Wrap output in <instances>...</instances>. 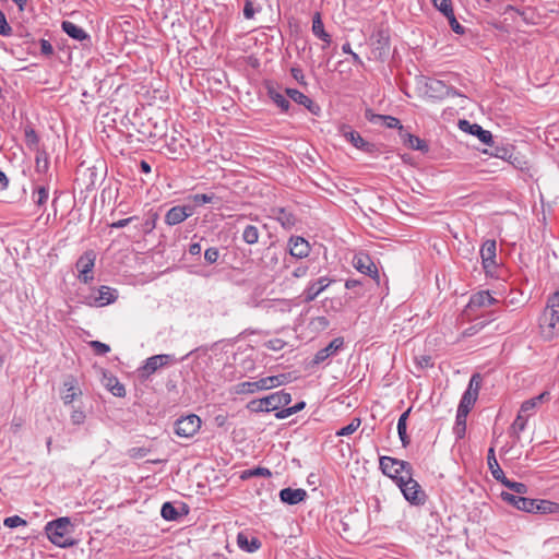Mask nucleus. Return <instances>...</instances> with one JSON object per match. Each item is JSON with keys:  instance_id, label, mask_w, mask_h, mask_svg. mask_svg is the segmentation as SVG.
<instances>
[{"instance_id": "f257e3e1", "label": "nucleus", "mask_w": 559, "mask_h": 559, "mask_svg": "<svg viewBox=\"0 0 559 559\" xmlns=\"http://www.w3.org/2000/svg\"><path fill=\"white\" fill-rule=\"evenodd\" d=\"M73 532V525L69 518H59L50 521L45 526V533L48 539L60 548H69L76 544L70 535Z\"/></svg>"}, {"instance_id": "f03ea898", "label": "nucleus", "mask_w": 559, "mask_h": 559, "mask_svg": "<svg viewBox=\"0 0 559 559\" xmlns=\"http://www.w3.org/2000/svg\"><path fill=\"white\" fill-rule=\"evenodd\" d=\"M290 401L292 395L288 392L281 390L265 397L250 401L247 405V408L253 413H269L273 411L278 412L281 411L280 408L282 406L288 405Z\"/></svg>"}, {"instance_id": "7ed1b4c3", "label": "nucleus", "mask_w": 559, "mask_h": 559, "mask_svg": "<svg viewBox=\"0 0 559 559\" xmlns=\"http://www.w3.org/2000/svg\"><path fill=\"white\" fill-rule=\"evenodd\" d=\"M380 469L384 475L399 484V478H405L407 474H413L414 469L411 463L391 456H381L379 460Z\"/></svg>"}, {"instance_id": "20e7f679", "label": "nucleus", "mask_w": 559, "mask_h": 559, "mask_svg": "<svg viewBox=\"0 0 559 559\" xmlns=\"http://www.w3.org/2000/svg\"><path fill=\"white\" fill-rule=\"evenodd\" d=\"M399 488L404 498L413 506H424L427 495L417 480L413 478V474H407L405 478H399Z\"/></svg>"}, {"instance_id": "39448f33", "label": "nucleus", "mask_w": 559, "mask_h": 559, "mask_svg": "<svg viewBox=\"0 0 559 559\" xmlns=\"http://www.w3.org/2000/svg\"><path fill=\"white\" fill-rule=\"evenodd\" d=\"M287 382L286 374L270 376L261 378L258 381H246L237 385V393L239 394H253L258 391L269 390L280 386Z\"/></svg>"}, {"instance_id": "423d86ee", "label": "nucleus", "mask_w": 559, "mask_h": 559, "mask_svg": "<svg viewBox=\"0 0 559 559\" xmlns=\"http://www.w3.org/2000/svg\"><path fill=\"white\" fill-rule=\"evenodd\" d=\"M201 428V419L195 414H190L183 416L176 420L175 423V433L178 437L182 438H191L193 437Z\"/></svg>"}, {"instance_id": "0eeeda50", "label": "nucleus", "mask_w": 559, "mask_h": 559, "mask_svg": "<svg viewBox=\"0 0 559 559\" xmlns=\"http://www.w3.org/2000/svg\"><path fill=\"white\" fill-rule=\"evenodd\" d=\"M96 253L93 250L85 251L76 261L75 266L79 271V280L87 284L93 280V269L95 265Z\"/></svg>"}, {"instance_id": "6e6552de", "label": "nucleus", "mask_w": 559, "mask_h": 559, "mask_svg": "<svg viewBox=\"0 0 559 559\" xmlns=\"http://www.w3.org/2000/svg\"><path fill=\"white\" fill-rule=\"evenodd\" d=\"M497 242L495 239L486 240L480 248L481 264L486 274L492 275L497 267Z\"/></svg>"}, {"instance_id": "1a4fd4ad", "label": "nucleus", "mask_w": 559, "mask_h": 559, "mask_svg": "<svg viewBox=\"0 0 559 559\" xmlns=\"http://www.w3.org/2000/svg\"><path fill=\"white\" fill-rule=\"evenodd\" d=\"M539 325L547 338H554L559 335V309L544 311L539 319Z\"/></svg>"}, {"instance_id": "9d476101", "label": "nucleus", "mask_w": 559, "mask_h": 559, "mask_svg": "<svg viewBox=\"0 0 559 559\" xmlns=\"http://www.w3.org/2000/svg\"><path fill=\"white\" fill-rule=\"evenodd\" d=\"M353 265L358 272L370 276L371 278L376 280L379 283L378 269L373 261L371 260V258L369 257V254L364 252L355 254L353 259Z\"/></svg>"}, {"instance_id": "9b49d317", "label": "nucleus", "mask_w": 559, "mask_h": 559, "mask_svg": "<svg viewBox=\"0 0 559 559\" xmlns=\"http://www.w3.org/2000/svg\"><path fill=\"white\" fill-rule=\"evenodd\" d=\"M426 93L437 99H444L448 97L461 96V94L453 87L448 86L440 80H430L426 84Z\"/></svg>"}, {"instance_id": "f8f14e48", "label": "nucleus", "mask_w": 559, "mask_h": 559, "mask_svg": "<svg viewBox=\"0 0 559 559\" xmlns=\"http://www.w3.org/2000/svg\"><path fill=\"white\" fill-rule=\"evenodd\" d=\"M173 361V356L168 354L154 355L145 360V364L141 367V376L148 378L159 368L167 366Z\"/></svg>"}, {"instance_id": "ddd939ff", "label": "nucleus", "mask_w": 559, "mask_h": 559, "mask_svg": "<svg viewBox=\"0 0 559 559\" xmlns=\"http://www.w3.org/2000/svg\"><path fill=\"white\" fill-rule=\"evenodd\" d=\"M333 280L322 276L316 281L309 282L305 288L302 296L305 302L313 301L325 288H328Z\"/></svg>"}, {"instance_id": "4468645a", "label": "nucleus", "mask_w": 559, "mask_h": 559, "mask_svg": "<svg viewBox=\"0 0 559 559\" xmlns=\"http://www.w3.org/2000/svg\"><path fill=\"white\" fill-rule=\"evenodd\" d=\"M344 340L342 337L333 338L324 348L318 350L312 359L313 365H319L325 361L328 358L336 355V353L343 347Z\"/></svg>"}, {"instance_id": "2eb2a0df", "label": "nucleus", "mask_w": 559, "mask_h": 559, "mask_svg": "<svg viewBox=\"0 0 559 559\" xmlns=\"http://www.w3.org/2000/svg\"><path fill=\"white\" fill-rule=\"evenodd\" d=\"M192 215V209L185 205H176L169 209L165 215V223L168 226H175L186 221Z\"/></svg>"}, {"instance_id": "dca6fc26", "label": "nucleus", "mask_w": 559, "mask_h": 559, "mask_svg": "<svg viewBox=\"0 0 559 559\" xmlns=\"http://www.w3.org/2000/svg\"><path fill=\"white\" fill-rule=\"evenodd\" d=\"M459 127L462 131L476 135L479 139V141L484 144L490 145L492 142L491 132L488 130H484L477 123H471L467 120H460Z\"/></svg>"}, {"instance_id": "f3484780", "label": "nucleus", "mask_w": 559, "mask_h": 559, "mask_svg": "<svg viewBox=\"0 0 559 559\" xmlns=\"http://www.w3.org/2000/svg\"><path fill=\"white\" fill-rule=\"evenodd\" d=\"M286 95L295 103L305 106L311 114L319 115L320 106L317 105L311 98L296 88H286Z\"/></svg>"}, {"instance_id": "a211bd4d", "label": "nucleus", "mask_w": 559, "mask_h": 559, "mask_svg": "<svg viewBox=\"0 0 559 559\" xmlns=\"http://www.w3.org/2000/svg\"><path fill=\"white\" fill-rule=\"evenodd\" d=\"M117 299V290L108 286H100L96 296L90 297V305L95 307H104Z\"/></svg>"}, {"instance_id": "6ab92c4d", "label": "nucleus", "mask_w": 559, "mask_h": 559, "mask_svg": "<svg viewBox=\"0 0 559 559\" xmlns=\"http://www.w3.org/2000/svg\"><path fill=\"white\" fill-rule=\"evenodd\" d=\"M288 247L289 253L298 259L306 258L310 253L309 242L300 236L290 237L288 240Z\"/></svg>"}, {"instance_id": "aec40b11", "label": "nucleus", "mask_w": 559, "mask_h": 559, "mask_svg": "<svg viewBox=\"0 0 559 559\" xmlns=\"http://www.w3.org/2000/svg\"><path fill=\"white\" fill-rule=\"evenodd\" d=\"M82 391L76 385V380L73 377H68L63 382V389L60 393L61 400L66 405L73 403L76 396L81 395Z\"/></svg>"}, {"instance_id": "412c9836", "label": "nucleus", "mask_w": 559, "mask_h": 559, "mask_svg": "<svg viewBox=\"0 0 559 559\" xmlns=\"http://www.w3.org/2000/svg\"><path fill=\"white\" fill-rule=\"evenodd\" d=\"M280 498L284 503L294 506L307 498V491L305 489L298 488H284L280 491Z\"/></svg>"}, {"instance_id": "4be33fe9", "label": "nucleus", "mask_w": 559, "mask_h": 559, "mask_svg": "<svg viewBox=\"0 0 559 559\" xmlns=\"http://www.w3.org/2000/svg\"><path fill=\"white\" fill-rule=\"evenodd\" d=\"M497 300L489 294V292L481 290V292L474 294L471 297L467 307L472 310L478 309V308H484V307H490Z\"/></svg>"}, {"instance_id": "5701e85b", "label": "nucleus", "mask_w": 559, "mask_h": 559, "mask_svg": "<svg viewBox=\"0 0 559 559\" xmlns=\"http://www.w3.org/2000/svg\"><path fill=\"white\" fill-rule=\"evenodd\" d=\"M312 33L316 37L321 39L326 46L332 41L331 35L325 32L324 24L320 12H316L312 16Z\"/></svg>"}, {"instance_id": "b1692460", "label": "nucleus", "mask_w": 559, "mask_h": 559, "mask_svg": "<svg viewBox=\"0 0 559 559\" xmlns=\"http://www.w3.org/2000/svg\"><path fill=\"white\" fill-rule=\"evenodd\" d=\"M548 397L549 393L545 391L535 397L524 401L521 405L520 413L530 417L545 400H548Z\"/></svg>"}, {"instance_id": "393cba45", "label": "nucleus", "mask_w": 559, "mask_h": 559, "mask_svg": "<svg viewBox=\"0 0 559 559\" xmlns=\"http://www.w3.org/2000/svg\"><path fill=\"white\" fill-rule=\"evenodd\" d=\"M273 215L285 229H292L297 221L296 216L284 207L274 209Z\"/></svg>"}, {"instance_id": "a878e982", "label": "nucleus", "mask_w": 559, "mask_h": 559, "mask_svg": "<svg viewBox=\"0 0 559 559\" xmlns=\"http://www.w3.org/2000/svg\"><path fill=\"white\" fill-rule=\"evenodd\" d=\"M534 511L537 514H559V503L545 499H534Z\"/></svg>"}, {"instance_id": "bb28decb", "label": "nucleus", "mask_w": 559, "mask_h": 559, "mask_svg": "<svg viewBox=\"0 0 559 559\" xmlns=\"http://www.w3.org/2000/svg\"><path fill=\"white\" fill-rule=\"evenodd\" d=\"M61 28L69 37L75 40L82 41L90 38L88 34L82 27L70 21H63Z\"/></svg>"}, {"instance_id": "cd10ccee", "label": "nucleus", "mask_w": 559, "mask_h": 559, "mask_svg": "<svg viewBox=\"0 0 559 559\" xmlns=\"http://www.w3.org/2000/svg\"><path fill=\"white\" fill-rule=\"evenodd\" d=\"M103 382L105 386L115 395L118 397H123L126 395V388L122 383L119 382V380L111 376L104 373Z\"/></svg>"}, {"instance_id": "c85d7f7f", "label": "nucleus", "mask_w": 559, "mask_h": 559, "mask_svg": "<svg viewBox=\"0 0 559 559\" xmlns=\"http://www.w3.org/2000/svg\"><path fill=\"white\" fill-rule=\"evenodd\" d=\"M412 412V407H409L407 411H405L399 418L397 421V433L400 437V440L402 442V445L406 448L411 443V439L407 435V418Z\"/></svg>"}, {"instance_id": "c756f323", "label": "nucleus", "mask_w": 559, "mask_h": 559, "mask_svg": "<svg viewBox=\"0 0 559 559\" xmlns=\"http://www.w3.org/2000/svg\"><path fill=\"white\" fill-rule=\"evenodd\" d=\"M487 464H488V467L490 469L492 477L496 480L501 481L506 477L503 471L501 469V467L498 464L493 448H489V450H488Z\"/></svg>"}, {"instance_id": "7c9ffc66", "label": "nucleus", "mask_w": 559, "mask_h": 559, "mask_svg": "<svg viewBox=\"0 0 559 559\" xmlns=\"http://www.w3.org/2000/svg\"><path fill=\"white\" fill-rule=\"evenodd\" d=\"M267 96L276 104L277 107L282 109V111H287L290 107L289 100L285 95L280 93L274 86H267Z\"/></svg>"}, {"instance_id": "2f4dec72", "label": "nucleus", "mask_w": 559, "mask_h": 559, "mask_svg": "<svg viewBox=\"0 0 559 559\" xmlns=\"http://www.w3.org/2000/svg\"><path fill=\"white\" fill-rule=\"evenodd\" d=\"M237 544L238 546L248 551V552H254L261 547V542L257 537H252L250 540L243 533H239L237 536Z\"/></svg>"}, {"instance_id": "473e14b6", "label": "nucleus", "mask_w": 559, "mask_h": 559, "mask_svg": "<svg viewBox=\"0 0 559 559\" xmlns=\"http://www.w3.org/2000/svg\"><path fill=\"white\" fill-rule=\"evenodd\" d=\"M466 418L467 414L463 411H456L455 424L453 427V433L456 439H463L466 433Z\"/></svg>"}, {"instance_id": "72a5a7b5", "label": "nucleus", "mask_w": 559, "mask_h": 559, "mask_svg": "<svg viewBox=\"0 0 559 559\" xmlns=\"http://www.w3.org/2000/svg\"><path fill=\"white\" fill-rule=\"evenodd\" d=\"M527 418V416L519 412L516 418L512 423L510 433L514 436L515 442L520 441V433L526 428Z\"/></svg>"}, {"instance_id": "f704fd0d", "label": "nucleus", "mask_w": 559, "mask_h": 559, "mask_svg": "<svg viewBox=\"0 0 559 559\" xmlns=\"http://www.w3.org/2000/svg\"><path fill=\"white\" fill-rule=\"evenodd\" d=\"M338 132L342 136L345 138L346 141H348L355 147H357L359 142L362 140V136L347 124L340 126Z\"/></svg>"}, {"instance_id": "c9c22d12", "label": "nucleus", "mask_w": 559, "mask_h": 559, "mask_svg": "<svg viewBox=\"0 0 559 559\" xmlns=\"http://www.w3.org/2000/svg\"><path fill=\"white\" fill-rule=\"evenodd\" d=\"M35 153V170L38 174L47 173L49 168V157L47 152L45 150H37Z\"/></svg>"}, {"instance_id": "e433bc0d", "label": "nucleus", "mask_w": 559, "mask_h": 559, "mask_svg": "<svg viewBox=\"0 0 559 559\" xmlns=\"http://www.w3.org/2000/svg\"><path fill=\"white\" fill-rule=\"evenodd\" d=\"M260 230L255 225L248 224L242 230V240L247 245H255L259 241Z\"/></svg>"}, {"instance_id": "4c0bfd02", "label": "nucleus", "mask_w": 559, "mask_h": 559, "mask_svg": "<svg viewBox=\"0 0 559 559\" xmlns=\"http://www.w3.org/2000/svg\"><path fill=\"white\" fill-rule=\"evenodd\" d=\"M404 143L416 151L420 152H428V144L426 141L421 140L420 138L413 135L411 133H407L404 139Z\"/></svg>"}, {"instance_id": "58836bf2", "label": "nucleus", "mask_w": 559, "mask_h": 559, "mask_svg": "<svg viewBox=\"0 0 559 559\" xmlns=\"http://www.w3.org/2000/svg\"><path fill=\"white\" fill-rule=\"evenodd\" d=\"M500 483L510 490H512L511 493L513 495L524 496L528 492V487L523 483L513 481L507 477H504Z\"/></svg>"}, {"instance_id": "ea45409f", "label": "nucleus", "mask_w": 559, "mask_h": 559, "mask_svg": "<svg viewBox=\"0 0 559 559\" xmlns=\"http://www.w3.org/2000/svg\"><path fill=\"white\" fill-rule=\"evenodd\" d=\"M157 219H158V214L156 212H151L148 214L147 218L143 223H141L140 226H135V227L142 234L148 235L155 229Z\"/></svg>"}, {"instance_id": "a19ab883", "label": "nucleus", "mask_w": 559, "mask_h": 559, "mask_svg": "<svg viewBox=\"0 0 559 559\" xmlns=\"http://www.w3.org/2000/svg\"><path fill=\"white\" fill-rule=\"evenodd\" d=\"M25 143L32 151L41 150L39 147V136L32 127H26L24 130Z\"/></svg>"}, {"instance_id": "79ce46f5", "label": "nucleus", "mask_w": 559, "mask_h": 559, "mask_svg": "<svg viewBox=\"0 0 559 559\" xmlns=\"http://www.w3.org/2000/svg\"><path fill=\"white\" fill-rule=\"evenodd\" d=\"M306 406V403L304 401L301 402H298L297 404H295L294 406L292 407H286V408H283L278 412L275 413V417L277 419H284V418H287L298 412H300L301 409H304Z\"/></svg>"}, {"instance_id": "37998d69", "label": "nucleus", "mask_w": 559, "mask_h": 559, "mask_svg": "<svg viewBox=\"0 0 559 559\" xmlns=\"http://www.w3.org/2000/svg\"><path fill=\"white\" fill-rule=\"evenodd\" d=\"M33 201L39 207L44 206L48 200L49 192L48 189L44 186L37 187L33 192Z\"/></svg>"}, {"instance_id": "c03bdc74", "label": "nucleus", "mask_w": 559, "mask_h": 559, "mask_svg": "<svg viewBox=\"0 0 559 559\" xmlns=\"http://www.w3.org/2000/svg\"><path fill=\"white\" fill-rule=\"evenodd\" d=\"M160 514L167 521H175L179 516L177 509L171 502H165L162 506Z\"/></svg>"}, {"instance_id": "a18cd8bd", "label": "nucleus", "mask_w": 559, "mask_h": 559, "mask_svg": "<svg viewBox=\"0 0 559 559\" xmlns=\"http://www.w3.org/2000/svg\"><path fill=\"white\" fill-rule=\"evenodd\" d=\"M443 15L448 19L449 25L455 34L463 35L465 33V27L459 23L453 10L449 13H444Z\"/></svg>"}, {"instance_id": "49530a36", "label": "nucleus", "mask_w": 559, "mask_h": 559, "mask_svg": "<svg viewBox=\"0 0 559 559\" xmlns=\"http://www.w3.org/2000/svg\"><path fill=\"white\" fill-rule=\"evenodd\" d=\"M360 424H361L360 418H353L348 425L341 428L336 432V436H349V435L354 433L359 428Z\"/></svg>"}, {"instance_id": "de8ad7c7", "label": "nucleus", "mask_w": 559, "mask_h": 559, "mask_svg": "<svg viewBox=\"0 0 559 559\" xmlns=\"http://www.w3.org/2000/svg\"><path fill=\"white\" fill-rule=\"evenodd\" d=\"M518 502H519V506H518V510L520 511H524V512H527V513H533L534 511V499H530V498H526L524 496H521L519 499H518Z\"/></svg>"}, {"instance_id": "09e8293b", "label": "nucleus", "mask_w": 559, "mask_h": 559, "mask_svg": "<svg viewBox=\"0 0 559 559\" xmlns=\"http://www.w3.org/2000/svg\"><path fill=\"white\" fill-rule=\"evenodd\" d=\"M475 403L476 402L473 399L463 393L457 411H463L465 414L468 415Z\"/></svg>"}, {"instance_id": "8fccbe9b", "label": "nucleus", "mask_w": 559, "mask_h": 559, "mask_svg": "<svg viewBox=\"0 0 559 559\" xmlns=\"http://www.w3.org/2000/svg\"><path fill=\"white\" fill-rule=\"evenodd\" d=\"M90 346L93 348L96 355L103 356L110 352L109 345L102 343L99 341L90 342Z\"/></svg>"}, {"instance_id": "3c124183", "label": "nucleus", "mask_w": 559, "mask_h": 559, "mask_svg": "<svg viewBox=\"0 0 559 559\" xmlns=\"http://www.w3.org/2000/svg\"><path fill=\"white\" fill-rule=\"evenodd\" d=\"M356 148H358V150H360V151H362L365 153H368V154L379 153L378 146L374 143L366 141L364 138L359 142V144L357 145Z\"/></svg>"}, {"instance_id": "603ef678", "label": "nucleus", "mask_w": 559, "mask_h": 559, "mask_svg": "<svg viewBox=\"0 0 559 559\" xmlns=\"http://www.w3.org/2000/svg\"><path fill=\"white\" fill-rule=\"evenodd\" d=\"M356 148H358V150H360V151H362L365 153H368V154L379 153L378 146L374 143L366 141L364 138L359 142V144L357 145Z\"/></svg>"}, {"instance_id": "864d4df0", "label": "nucleus", "mask_w": 559, "mask_h": 559, "mask_svg": "<svg viewBox=\"0 0 559 559\" xmlns=\"http://www.w3.org/2000/svg\"><path fill=\"white\" fill-rule=\"evenodd\" d=\"M214 193H198L192 197L193 202L198 205L212 203L215 200Z\"/></svg>"}, {"instance_id": "5fc2aeb1", "label": "nucleus", "mask_w": 559, "mask_h": 559, "mask_svg": "<svg viewBox=\"0 0 559 559\" xmlns=\"http://www.w3.org/2000/svg\"><path fill=\"white\" fill-rule=\"evenodd\" d=\"M4 526L9 528H15L22 525H26V521L19 515L9 516L3 522Z\"/></svg>"}, {"instance_id": "6e6d98bb", "label": "nucleus", "mask_w": 559, "mask_h": 559, "mask_svg": "<svg viewBox=\"0 0 559 559\" xmlns=\"http://www.w3.org/2000/svg\"><path fill=\"white\" fill-rule=\"evenodd\" d=\"M435 8L442 14L451 12L453 10L451 0H431Z\"/></svg>"}, {"instance_id": "4d7b16f0", "label": "nucleus", "mask_w": 559, "mask_h": 559, "mask_svg": "<svg viewBox=\"0 0 559 559\" xmlns=\"http://www.w3.org/2000/svg\"><path fill=\"white\" fill-rule=\"evenodd\" d=\"M219 258V251L215 247L207 248L204 252V259L206 263L214 264Z\"/></svg>"}, {"instance_id": "13d9d810", "label": "nucleus", "mask_w": 559, "mask_h": 559, "mask_svg": "<svg viewBox=\"0 0 559 559\" xmlns=\"http://www.w3.org/2000/svg\"><path fill=\"white\" fill-rule=\"evenodd\" d=\"M365 118L373 124H383L384 115L374 114L368 108L365 110Z\"/></svg>"}, {"instance_id": "bf43d9fd", "label": "nucleus", "mask_w": 559, "mask_h": 559, "mask_svg": "<svg viewBox=\"0 0 559 559\" xmlns=\"http://www.w3.org/2000/svg\"><path fill=\"white\" fill-rule=\"evenodd\" d=\"M148 452H150V449H147V448L135 447V448H131L128 451V455L131 459H142V457L146 456L148 454Z\"/></svg>"}, {"instance_id": "052dcab7", "label": "nucleus", "mask_w": 559, "mask_h": 559, "mask_svg": "<svg viewBox=\"0 0 559 559\" xmlns=\"http://www.w3.org/2000/svg\"><path fill=\"white\" fill-rule=\"evenodd\" d=\"M383 126H385L389 129H403V126L401 124V121L397 118L386 115H384Z\"/></svg>"}, {"instance_id": "680f3d73", "label": "nucleus", "mask_w": 559, "mask_h": 559, "mask_svg": "<svg viewBox=\"0 0 559 559\" xmlns=\"http://www.w3.org/2000/svg\"><path fill=\"white\" fill-rule=\"evenodd\" d=\"M501 499L507 502L508 504L514 507L515 509L518 508L519 506V502H518V499L521 497V496H518V495H513L511 492H507V491H502L501 495H500Z\"/></svg>"}, {"instance_id": "e2e57ef3", "label": "nucleus", "mask_w": 559, "mask_h": 559, "mask_svg": "<svg viewBox=\"0 0 559 559\" xmlns=\"http://www.w3.org/2000/svg\"><path fill=\"white\" fill-rule=\"evenodd\" d=\"M12 33V27L7 22L5 15L0 11V35L9 36Z\"/></svg>"}, {"instance_id": "0e129e2a", "label": "nucleus", "mask_w": 559, "mask_h": 559, "mask_svg": "<svg viewBox=\"0 0 559 559\" xmlns=\"http://www.w3.org/2000/svg\"><path fill=\"white\" fill-rule=\"evenodd\" d=\"M559 309V290L552 294L548 300L545 311L558 310Z\"/></svg>"}, {"instance_id": "69168bd1", "label": "nucleus", "mask_w": 559, "mask_h": 559, "mask_svg": "<svg viewBox=\"0 0 559 559\" xmlns=\"http://www.w3.org/2000/svg\"><path fill=\"white\" fill-rule=\"evenodd\" d=\"M70 417L73 425H82L86 418L82 409H73Z\"/></svg>"}, {"instance_id": "338daca9", "label": "nucleus", "mask_w": 559, "mask_h": 559, "mask_svg": "<svg viewBox=\"0 0 559 559\" xmlns=\"http://www.w3.org/2000/svg\"><path fill=\"white\" fill-rule=\"evenodd\" d=\"M491 154L498 158L508 159L512 156V150L508 147H495Z\"/></svg>"}, {"instance_id": "774afa93", "label": "nucleus", "mask_w": 559, "mask_h": 559, "mask_svg": "<svg viewBox=\"0 0 559 559\" xmlns=\"http://www.w3.org/2000/svg\"><path fill=\"white\" fill-rule=\"evenodd\" d=\"M24 421L25 420L21 416L14 415L10 423V430L13 433H17L22 429Z\"/></svg>"}]
</instances>
